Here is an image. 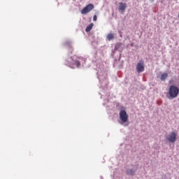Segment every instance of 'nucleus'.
Masks as SVG:
<instances>
[{
    "label": "nucleus",
    "mask_w": 179,
    "mask_h": 179,
    "mask_svg": "<svg viewBox=\"0 0 179 179\" xmlns=\"http://www.w3.org/2000/svg\"><path fill=\"white\" fill-rule=\"evenodd\" d=\"M167 76H169V74H167L166 73H164L161 76V80H166V78H167Z\"/></svg>",
    "instance_id": "obj_11"
},
{
    "label": "nucleus",
    "mask_w": 179,
    "mask_h": 179,
    "mask_svg": "<svg viewBox=\"0 0 179 179\" xmlns=\"http://www.w3.org/2000/svg\"><path fill=\"white\" fill-rule=\"evenodd\" d=\"M107 39L108 40V41H111V40H114V34H108L107 36Z\"/></svg>",
    "instance_id": "obj_10"
},
{
    "label": "nucleus",
    "mask_w": 179,
    "mask_h": 179,
    "mask_svg": "<svg viewBox=\"0 0 179 179\" xmlns=\"http://www.w3.org/2000/svg\"><path fill=\"white\" fill-rule=\"evenodd\" d=\"M136 71L138 73H141L145 71V62L143 60H140L136 65Z\"/></svg>",
    "instance_id": "obj_3"
},
{
    "label": "nucleus",
    "mask_w": 179,
    "mask_h": 179,
    "mask_svg": "<svg viewBox=\"0 0 179 179\" xmlns=\"http://www.w3.org/2000/svg\"><path fill=\"white\" fill-rule=\"evenodd\" d=\"M179 94V88L176 85H171L166 94L167 99H176Z\"/></svg>",
    "instance_id": "obj_1"
},
{
    "label": "nucleus",
    "mask_w": 179,
    "mask_h": 179,
    "mask_svg": "<svg viewBox=\"0 0 179 179\" xmlns=\"http://www.w3.org/2000/svg\"><path fill=\"white\" fill-rule=\"evenodd\" d=\"M93 9H94V5L92 3L88 4L81 10V13L82 15H86V13H89V12H91Z\"/></svg>",
    "instance_id": "obj_4"
},
{
    "label": "nucleus",
    "mask_w": 179,
    "mask_h": 179,
    "mask_svg": "<svg viewBox=\"0 0 179 179\" xmlns=\"http://www.w3.org/2000/svg\"><path fill=\"white\" fill-rule=\"evenodd\" d=\"M93 26H94V24L93 23H91L90 24H89L86 27L85 31H87V33H89V31H90V30H92V29H93Z\"/></svg>",
    "instance_id": "obj_8"
},
{
    "label": "nucleus",
    "mask_w": 179,
    "mask_h": 179,
    "mask_svg": "<svg viewBox=\"0 0 179 179\" xmlns=\"http://www.w3.org/2000/svg\"><path fill=\"white\" fill-rule=\"evenodd\" d=\"M93 20L94 22H96L97 20V15H94Z\"/></svg>",
    "instance_id": "obj_12"
},
{
    "label": "nucleus",
    "mask_w": 179,
    "mask_h": 179,
    "mask_svg": "<svg viewBox=\"0 0 179 179\" xmlns=\"http://www.w3.org/2000/svg\"><path fill=\"white\" fill-rule=\"evenodd\" d=\"M127 173L128 176H134V174H135V171H134V169H127Z\"/></svg>",
    "instance_id": "obj_9"
},
{
    "label": "nucleus",
    "mask_w": 179,
    "mask_h": 179,
    "mask_svg": "<svg viewBox=\"0 0 179 179\" xmlns=\"http://www.w3.org/2000/svg\"><path fill=\"white\" fill-rule=\"evenodd\" d=\"M166 140L171 143H174L177 141V133L172 131L169 136H166Z\"/></svg>",
    "instance_id": "obj_2"
},
{
    "label": "nucleus",
    "mask_w": 179,
    "mask_h": 179,
    "mask_svg": "<svg viewBox=\"0 0 179 179\" xmlns=\"http://www.w3.org/2000/svg\"><path fill=\"white\" fill-rule=\"evenodd\" d=\"M119 10L125 12V9H127V3L121 2L119 3Z\"/></svg>",
    "instance_id": "obj_7"
},
{
    "label": "nucleus",
    "mask_w": 179,
    "mask_h": 179,
    "mask_svg": "<svg viewBox=\"0 0 179 179\" xmlns=\"http://www.w3.org/2000/svg\"><path fill=\"white\" fill-rule=\"evenodd\" d=\"M119 115L122 122H123L124 123L128 122V114L127 113V111H125L124 110H121Z\"/></svg>",
    "instance_id": "obj_5"
},
{
    "label": "nucleus",
    "mask_w": 179,
    "mask_h": 179,
    "mask_svg": "<svg viewBox=\"0 0 179 179\" xmlns=\"http://www.w3.org/2000/svg\"><path fill=\"white\" fill-rule=\"evenodd\" d=\"M68 65L70 68H73V65H76V66H80V62L78 60L73 59L71 63H69Z\"/></svg>",
    "instance_id": "obj_6"
}]
</instances>
